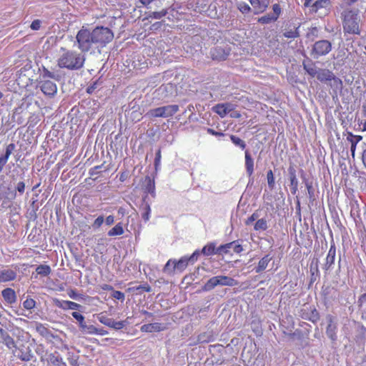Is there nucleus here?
<instances>
[{
    "label": "nucleus",
    "mask_w": 366,
    "mask_h": 366,
    "mask_svg": "<svg viewBox=\"0 0 366 366\" xmlns=\"http://www.w3.org/2000/svg\"><path fill=\"white\" fill-rule=\"evenodd\" d=\"M86 58L82 52L69 50L61 47L57 59V65L61 69L68 70H79L84 66Z\"/></svg>",
    "instance_id": "obj_1"
},
{
    "label": "nucleus",
    "mask_w": 366,
    "mask_h": 366,
    "mask_svg": "<svg viewBox=\"0 0 366 366\" xmlns=\"http://www.w3.org/2000/svg\"><path fill=\"white\" fill-rule=\"evenodd\" d=\"M76 39L78 44L77 47L82 53L94 54L97 52V46L92 30L83 27L77 32Z\"/></svg>",
    "instance_id": "obj_2"
},
{
    "label": "nucleus",
    "mask_w": 366,
    "mask_h": 366,
    "mask_svg": "<svg viewBox=\"0 0 366 366\" xmlns=\"http://www.w3.org/2000/svg\"><path fill=\"white\" fill-rule=\"evenodd\" d=\"M94 37L97 46V52L101 53L102 49L114 39L112 31L104 26H97L92 29Z\"/></svg>",
    "instance_id": "obj_3"
},
{
    "label": "nucleus",
    "mask_w": 366,
    "mask_h": 366,
    "mask_svg": "<svg viewBox=\"0 0 366 366\" xmlns=\"http://www.w3.org/2000/svg\"><path fill=\"white\" fill-rule=\"evenodd\" d=\"M360 16L353 10L344 11L343 29L344 31L349 34H360L359 28Z\"/></svg>",
    "instance_id": "obj_4"
},
{
    "label": "nucleus",
    "mask_w": 366,
    "mask_h": 366,
    "mask_svg": "<svg viewBox=\"0 0 366 366\" xmlns=\"http://www.w3.org/2000/svg\"><path fill=\"white\" fill-rule=\"evenodd\" d=\"M239 282L234 278L226 275H217L209 279L203 287L204 291H211L217 286L234 287Z\"/></svg>",
    "instance_id": "obj_5"
},
{
    "label": "nucleus",
    "mask_w": 366,
    "mask_h": 366,
    "mask_svg": "<svg viewBox=\"0 0 366 366\" xmlns=\"http://www.w3.org/2000/svg\"><path fill=\"white\" fill-rule=\"evenodd\" d=\"M179 111V106L176 104L167 105L150 109L147 115L151 117L167 118L172 117Z\"/></svg>",
    "instance_id": "obj_6"
},
{
    "label": "nucleus",
    "mask_w": 366,
    "mask_h": 366,
    "mask_svg": "<svg viewBox=\"0 0 366 366\" xmlns=\"http://www.w3.org/2000/svg\"><path fill=\"white\" fill-rule=\"evenodd\" d=\"M332 50V44L327 40H319L314 43L310 55L314 59L325 56Z\"/></svg>",
    "instance_id": "obj_7"
},
{
    "label": "nucleus",
    "mask_w": 366,
    "mask_h": 366,
    "mask_svg": "<svg viewBox=\"0 0 366 366\" xmlns=\"http://www.w3.org/2000/svg\"><path fill=\"white\" fill-rule=\"evenodd\" d=\"M15 351H14V355L24 362H29L31 361L34 356V354L31 351V349L24 344L19 345L14 347Z\"/></svg>",
    "instance_id": "obj_8"
},
{
    "label": "nucleus",
    "mask_w": 366,
    "mask_h": 366,
    "mask_svg": "<svg viewBox=\"0 0 366 366\" xmlns=\"http://www.w3.org/2000/svg\"><path fill=\"white\" fill-rule=\"evenodd\" d=\"M129 317H127L125 320L117 322L112 318L106 316L99 317V320L102 324L117 330L122 329L127 324H129Z\"/></svg>",
    "instance_id": "obj_9"
},
{
    "label": "nucleus",
    "mask_w": 366,
    "mask_h": 366,
    "mask_svg": "<svg viewBox=\"0 0 366 366\" xmlns=\"http://www.w3.org/2000/svg\"><path fill=\"white\" fill-rule=\"evenodd\" d=\"M39 87L41 92L49 97H54L57 92L56 84L50 80L41 81Z\"/></svg>",
    "instance_id": "obj_10"
},
{
    "label": "nucleus",
    "mask_w": 366,
    "mask_h": 366,
    "mask_svg": "<svg viewBox=\"0 0 366 366\" xmlns=\"http://www.w3.org/2000/svg\"><path fill=\"white\" fill-rule=\"evenodd\" d=\"M332 89V95L333 98L337 97L341 93L343 87L342 81L333 74L332 77L326 84Z\"/></svg>",
    "instance_id": "obj_11"
},
{
    "label": "nucleus",
    "mask_w": 366,
    "mask_h": 366,
    "mask_svg": "<svg viewBox=\"0 0 366 366\" xmlns=\"http://www.w3.org/2000/svg\"><path fill=\"white\" fill-rule=\"evenodd\" d=\"M17 272L16 269L8 267L0 269V283L13 281L16 278Z\"/></svg>",
    "instance_id": "obj_12"
},
{
    "label": "nucleus",
    "mask_w": 366,
    "mask_h": 366,
    "mask_svg": "<svg viewBox=\"0 0 366 366\" xmlns=\"http://www.w3.org/2000/svg\"><path fill=\"white\" fill-rule=\"evenodd\" d=\"M331 6L330 0H315L308 7L310 8L311 11L318 12L320 9H325V13L330 11Z\"/></svg>",
    "instance_id": "obj_13"
},
{
    "label": "nucleus",
    "mask_w": 366,
    "mask_h": 366,
    "mask_svg": "<svg viewBox=\"0 0 366 366\" xmlns=\"http://www.w3.org/2000/svg\"><path fill=\"white\" fill-rule=\"evenodd\" d=\"M54 305L64 310H77L81 307L79 304L69 300H61L55 299L54 300Z\"/></svg>",
    "instance_id": "obj_14"
},
{
    "label": "nucleus",
    "mask_w": 366,
    "mask_h": 366,
    "mask_svg": "<svg viewBox=\"0 0 366 366\" xmlns=\"http://www.w3.org/2000/svg\"><path fill=\"white\" fill-rule=\"evenodd\" d=\"M36 331L46 340L51 341L52 339H56L58 336L52 333V332L41 323H36Z\"/></svg>",
    "instance_id": "obj_15"
},
{
    "label": "nucleus",
    "mask_w": 366,
    "mask_h": 366,
    "mask_svg": "<svg viewBox=\"0 0 366 366\" xmlns=\"http://www.w3.org/2000/svg\"><path fill=\"white\" fill-rule=\"evenodd\" d=\"M16 145L11 143L6 147L5 152L0 155V173L3 172L4 167L6 164L10 155L14 151Z\"/></svg>",
    "instance_id": "obj_16"
},
{
    "label": "nucleus",
    "mask_w": 366,
    "mask_h": 366,
    "mask_svg": "<svg viewBox=\"0 0 366 366\" xmlns=\"http://www.w3.org/2000/svg\"><path fill=\"white\" fill-rule=\"evenodd\" d=\"M210 54L214 60L222 61L229 55V51H226L221 46H217L211 49Z\"/></svg>",
    "instance_id": "obj_17"
},
{
    "label": "nucleus",
    "mask_w": 366,
    "mask_h": 366,
    "mask_svg": "<svg viewBox=\"0 0 366 366\" xmlns=\"http://www.w3.org/2000/svg\"><path fill=\"white\" fill-rule=\"evenodd\" d=\"M0 339L1 342L5 345L7 348L13 349L16 347V343L13 337L2 327H0Z\"/></svg>",
    "instance_id": "obj_18"
},
{
    "label": "nucleus",
    "mask_w": 366,
    "mask_h": 366,
    "mask_svg": "<svg viewBox=\"0 0 366 366\" xmlns=\"http://www.w3.org/2000/svg\"><path fill=\"white\" fill-rule=\"evenodd\" d=\"M249 1L255 10V14L264 12L269 4V0H249Z\"/></svg>",
    "instance_id": "obj_19"
},
{
    "label": "nucleus",
    "mask_w": 366,
    "mask_h": 366,
    "mask_svg": "<svg viewBox=\"0 0 366 366\" xmlns=\"http://www.w3.org/2000/svg\"><path fill=\"white\" fill-rule=\"evenodd\" d=\"M335 255H336V247L335 244H332L330 245V249L328 251L327 257H326V262L324 266V269L325 270H330L332 268V266L335 263Z\"/></svg>",
    "instance_id": "obj_20"
},
{
    "label": "nucleus",
    "mask_w": 366,
    "mask_h": 366,
    "mask_svg": "<svg viewBox=\"0 0 366 366\" xmlns=\"http://www.w3.org/2000/svg\"><path fill=\"white\" fill-rule=\"evenodd\" d=\"M166 329V326L162 323L154 322L144 325L141 327V331L144 332H160Z\"/></svg>",
    "instance_id": "obj_21"
},
{
    "label": "nucleus",
    "mask_w": 366,
    "mask_h": 366,
    "mask_svg": "<svg viewBox=\"0 0 366 366\" xmlns=\"http://www.w3.org/2000/svg\"><path fill=\"white\" fill-rule=\"evenodd\" d=\"M347 140L350 143V152L352 157H355V149L357 144L362 139V137L360 135H355L352 132H348Z\"/></svg>",
    "instance_id": "obj_22"
},
{
    "label": "nucleus",
    "mask_w": 366,
    "mask_h": 366,
    "mask_svg": "<svg viewBox=\"0 0 366 366\" xmlns=\"http://www.w3.org/2000/svg\"><path fill=\"white\" fill-rule=\"evenodd\" d=\"M233 109L231 104H218L213 107V110L221 117H224L229 112Z\"/></svg>",
    "instance_id": "obj_23"
},
{
    "label": "nucleus",
    "mask_w": 366,
    "mask_h": 366,
    "mask_svg": "<svg viewBox=\"0 0 366 366\" xmlns=\"http://www.w3.org/2000/svg\"><path fill=\"white\" fill-rule=\"evenodd\" d=\"M2 297L9 304H13L16 301V295L15 291L11 288H6L1 292Z\"/></svg>",
    "instance_id": "obj_24"
},
{
    "label": "nucleus",
    "mask_w": 366,
    "mask_h": 366,
    "mask_svg": "<svg viewBox=\"0 0 366 366\" xmlns=\"http://www.w3.org/2000/svg\"><path fill=\"white\" fill-rule=\"evenodd\" d=\"M244 158H245V169H246L247 174L249 176H251L254 172V160L252 158V156L249 154L248 150H246L244 152Z\"/></svg>",
    "instance_id": "obj_25"
},
{
    "label": "nucleus",
    "mask_w": 366,
    "mask_h": 366,
    "mask_svg": "<svg viewBox=\"0 0 366 366\" xmlns=\"http://www.w3.org/2000/svg\"><path fill=\"white\" fill-rule=\"evenodd\" d=\"M334 73L327 69H320V71L317 74V79L325 84H327V81L332 77Z\"/></svg>",
    "instance_id": "obj_26"
},
{
    "label": "nucleus",
    "mask_w": 366,
    "mask_h": 366,
    "mask_svg": "<svg viewBox=\"0 0 366 366\" xmlns=\"http://www.w3.org/2000/svg\"><path fill=\"white\" fill-rule=\"evenodd\" d=\"M272 260V257L269 254L264 256L258 262L257 266L254 268L256 273H260L264 271L268 266L269 262Z\"/></svg>",
    "instance_id": "obj_27"
},
{
    "label": "nucleus",
    "mask_w": 366,
    "mask_h": 366,
    "mask_svg": "<svg viewBox=\"0 0 366 366\" xmlns=\"http://www.w3.org/2000/svg\"><path fill=\"white\" fill-rule=\"evenodd\" d=\"M173 268H176L179 271L184 270L187 266L190 264L189 260L188 259L187 256H184L181 257L178 261L174 260L172 262Z\"/></svg>",
    "instance_id": "obj_28"
},
{
    "label": "nucleus",
    "mask_w": 366,
    "mask_h": 366,
    "mask_svg": "<svg viewBox=\"0 0 366 366\" xmlns=\"http://www.w3.org/2000/svg\"><path fill=\"white\" fill-rule=\"evenodd\" d=\"M141 210H142V217L145 221H149L150 218V214H151V207L149 204L146 202V197L143 199V203L141 206Z\"/></svg>",
    "instance_id": "obj_29"
},
{
    "label": "nucleus",
    "mask_w": 366,
    "mask_h": 366,
    "mask_svg": "<svg viewBox=\"0 0 366 366\" xmlns=\"http://www.w3.org/2000/svg\"><path fill=\"white\" fill-rule=\"evenodd\" d=\"M290 180L291 184V192L293 194H295L297 191L298 181L296 177L295 170L293 169H289Z\"/></svg>",
    "instance_id": "obj_30"
},
{
    "label": "nucleus",
    "mask_w": 366,
    "mask_h": 366,
    "mask_svg": "<svg viewBox=\"0 0 366 366\" xmlns=\"http://www.w3.org/2000/svg\"><path fill=\"white\" fill-rule=\"evenodd\" d=\"M146 185H145V191L147 193L152 194L153 197H155V183L154 180L151 179L149 177H147L145 179Z\"/></svg>",
    "instance_id": "obj_31"
},
{
    "label": "nucleus",
    "mask_w": 366,
    "mask_h": 366,
    "mask_svg": "<svg viewBox=\"0 0 366 366\" xmlns=\"http://www.w3.org/2000/svg\"><path fill=\"white\" fill-rule=\"evenodd\" d=\"M49 360L54 366H66V364L63 361L59 355L50 354L49 355Z\"/></svg>",
    "instance_id": "obj_32"
},
{
    "label": "nucleus",
    "mask_w": 366,
    "mask_h": 366,
    "mask_svg": "<svg viewBox=\"0 0 366 366\" xmlns=\"http://www.w3.org/2000/svg\"><path fill=\"white\" fill-rule=\"evenodd\" d=\"M304 69L312 77L317 76L320 68L317 67L314 64H303Z\"/></svg>",
    "instance_id": "obj_33"
},
{
    "label": "nucleus",
    "mask_w": 366,
    "mask_h": 366,
    "mask_svg": "<svg viewBox=\"0 0 366 366\" xmlns=\"http://www.w3.org/2000/svg\"><path fill=\"white\" fill-rule=\"evenodd\" d=\"M358 305L362 312V317L366 320V293L362 295L358 300Z\"/></svg>",
    "instance_id": "obj_34"
},
{
    "label": "nucleus",
    "mask_w": 366,
    "mask_h": 366,
    "mask_svg": "<svg viewBox=\"0 0 366 366\" xmlns=\"http://www.w3.org/2000/svg\"><path fill=\"white\" fill-rule=\"evenodd\" d=\"M199 342H209L213 340V335L211 331L200 333L197 337Z\"/></svg>",
    "instance_id": "obj_35"
},
{
    "label": "nucleus",
    "mask_w": 366,
    "mask_h": 366,
    "mask_svg": "<svg viewBox=\"0 0 366 366\" xmlns=\"http://www.w3.org/2000/svg\"><path fill=\"white\" fill-rule=\"evenodd\" d=\"M267 228V221L264 218L257 220L254 226V229L257 232L265 231Z\"/></svg>",
    "instance_id": "obj_36"
},
{
    "label": "nucleus",
    "mask_w": 366,
    "mask_h": 366,
    "mask_svg": "<svg viewBox=\"0 0 366 366\" xmlns=\"http://www.w3.org/2000/svg\"><path fill=\"white\" fill-rule=\"evenodd\" d=\"M215 244L214 243H209L202 248L201 252L205 256H210L217 254Z\"/></svg>",
    "instance_id": "obj_37"
},
{
    "label": "nucleus",
    "mask_w": 366,
    "mask_h": 366,
    "mask_svg": "<svg viewBox=\"0 0 366 366\" xmlns=\"http://www.w3.org/2000/svg\"><path fill=\"white\" fill-rule=\"evenodd\" d=\"M124 233V229L121 223L117 224L108 232L110 237L122 235Z\"/></svg>",
    "instance_id": "obj_38"
},
{
    "label": "nucleus",
    "mask_w": 366,
    "mask_h": 366,
    "mask_svg": "<svg viewBox=\"0 0 366 366\" xmlns=\"http://www.w3.org/2000/svg\"><path fill=\"white\" fill-rule=\"evenodd\" d=\"M232 142L237 147L240 148L242 150H244L246 148V143L244 140L238 137L235 135H230L229 137Z\"/></svg>",
    "instance_id": "obj_39"
},
{
    "label": "nucleus",
    "mask_w": 366,
    "mask_h": 366,
    "mask_svg": "<svg viewBox=\"0 0 366 366\" xmlns=\"http://www.w3.org/2000/svg\"><path fill=\"white\" fill-rule=\"evenodd\" d=\"M277 17L274 16L272 14H267L265 16H263L258 19V22L262 24H268L272 22L276 21Z\"/></svg>",
    "instance_id": "obj_40"
},
{
    "label": "nucleus",
    "mask_w": 366,
    "mask_h": 366,
    "mask_svg": "<svg viewBox=\"0 0 366 366\" xmlns=\"http://www.w3.org/2000/svg\"><path fill=\"white\" fill-rule=\"evenodd\" d=\"M51 268L49 265L46 264H41L39 265L36 269V272L38 274L42 275V276H47L51 273Z\"/></svg>",
    "instance_id": "obj_41"
},
{
    "label": "nucleus",
    "mask_w": 366,
    "mask_h": 366,
    "mask_svg": "<svg viewBox=\"0 0 366 366\" xmlns=\"http://www.w3.org/2000/svg\"><path fill=\"white\" fill-rule=\"evenodd\" d=\"M81 331L84 333L89 335H95L97 332V327L92 325H86V322L81 327Z\"/></svg>",
    "instance_id": "obj_42"
},
{
    "label": "nucleus",
    "mask_w": 366,
    "mask_h": 366,
    "mask_svg": "<svg viewBox=\"0 0 366 366\" xmlns=\"http://www.w3.org/2000/svg\"><path fill=\"white\" fill-rule=\"evenodd\" d=\"M284 36L288 39H295L299 36L298 28L293 29L286 30L284 34Z\"/></svg>",
    "instance_id": "obj_43"
},
{
    "label": "nucleus",
    "mask_w": 366,
    "mask_h": 366,
    "mask_svg": "<svg viewBox=\"0 0 366 366\" xmlns=\"http://www.w3.org/2000/svg\"><path fill=\"white\" fill-rule=\"evenodd\" d=\"M167 9H162L159 11H153L149 14V18L154 19H160L162 17L165 16L167 15Z\"/></svg>",
    "instance_id": "obj_44"
},
{
    "label": "nucleus",
    "mask_w": 366,
    "mask_h": 366,
    "mask_svg": "<svg viewBox=\"0 0 366 366\" xmlns=\"http://www.w3.org/2000/svg\"><path fill=\"white\" fill-rule=\"evenodd\" d=\"M267 184H268L269 188L271 190L273 189L274 187V185H275V182H274V174L271 169H269L267 172Z\"/></svg>",
    "instance_id": "obj_45"
},
{
    "label": "nucleus",
    "mask_w": 366,
    "mask_h": 366,
    "mask_svg": "<svg viewBox=\"0 0 366 366\" xmlns=\"http://www.w3.org/2000/svg\"><path fill=\"white\" fill-rule=\"evenodd\" d=\"M330 324L328 325L327 327V330H326V332H327V335L332 339V340H335L336 336H335V326L334 325H332V318H330Z\"/></svg>",
    "instance_id": "obj_46"
},
{
    "label": "nucleus",
    "mask_w": 366,
    "mask_h": 366,
    "mask_svg": "<svg viewBox=\"0 0 366 366\" xmlns=\"http://www.w3.org/2000/svg\"><path fill=\"white\" fill-rule=\"evenodd\" d=\"M303 182L305 183V187L307 189L309 197L310 199L313 198L315 195V191L312 187V183L305 178H303Z\"/></svg>",
    "instance_id": "obj_47"
},
{
    "label": "nucleus",
    "mask_w": 366,
    "mask_h": 366,
    "mask_svg": "<svg viewBox=\"0 0 366 366\" xmlns=\"http://www.w3.org/2000/svg\"><path fill=\"white\" fill-rule=\"evenodd\" d=\"M232 244L233 243H227V244L219 246L218 248H217L216 253L219 254H222V253H224V254L228 253L229 249H230L232 247Z\"/></svg>",
    "instance_id": "obj_48"
},
{
    "label": "nucleus",
    "mask_w": 366,
    "mask_h": 366,
    "mask_svg": "<svg viewBox=\"0 0 366 366\" xmlns=\"http://www.w3.org/2000/svg\"><path fill=\"white\" fill-rule=\"evenodd\" d=\"M237 8L242 14H247L251 11L250 6L245 2L238 3Z\"/></svg>",
    "instance_id": "obj_49"
},
{
    "label": "nucleus",
    "mask_w": 366,
    "mask_h": 366,
    "mask_svg": "<svg viewBox=\"0 0 366 366\" xmlns=\"http://www.w3.org/2000/svg\"><path fill=\"white\" fill-rule=\"evenodd\" d=\"M23 306L26 310H31L35 307L36 302L31 298H27L24 301Z\"/></svg>",
    "instance_id": "obj_50"
},
{
    "label": "nucleus",
    "mask_w": 366,
    "mask_h": 366,
    "mask_svg": "<svg viewBox=\"0 0 366 366\" xmlns=\"http://www.w3.org/2000/svg\"><path fill=\"white\" fill-rule=\"evenodd\" d=\"M71 315L75 320H76L79 322V327L81 328L85 323L84 317L77 312H73L71 313Z\"/></svg>",
    "instance_id": "obj_51"
},
{
    "label": "nucleus",
    "mask_w": 366,
    "mask_h": 366,
    "mask_svg": "<svg viewBox=\"0 0 366 366\" xmlns=\"http://www.w3.org/2000/svg\"><path fill=\"white\" fill-rule=\"evenodd\" d=\"M173 261L174 260H172V259H169L167 262V264L164 265V269H163L164 272L171 274L174 272V270L176 268H173V264H172Z\"/></svg>",
    "instance_id": "obj_52"
},
{
    "label": "nucleus",
    "mask_w": 366,
    "mask_h": 366,
    "mask_svg": "<svg viewBox=\"0 0 366 366\" xmlns=\"http://www.w3.org/2000/svg\"><path fill=\"white\" fill-rule=\"evenodd\" d=\"M139 290H143L144 291L149 292L151 291V287L149 285L145 284L143 285H139L138 287H129L128 289L129 291H137Z\"/></svg>",
    "instance_id": "obj_53"
},
{
    "label": "nucleus",
    "mask_w": 366,
    "mask_h": 366,
    "mask_svg": "<svg viewBox=\"0 0 366 366\" xmlns=\"http://www.w3.org/2000/svg\"><path fill=\"white\" fill-rule=\"evenodd\" d=\"M231 243H233V244L230 249H232L235 253L239 254L243 251V247L240 244H239L238 240L232 242Z\"/></svg>",
    "instance_id": "obj_54"
},
{
    "label": "nucleus",
    "mask_w": 366,
    "mask_h": 366,
    "mask_svg": "<svg viewBox=\"0 0 366 366\" xmlns=\"http://www.w3.org/2000/svg\"><path fill=\"white\" fill-rule=\"evenodd\" d=\"M112 297H114L117 300H121L122 302H123L125 299L124 294L121 291L113 290V293H112Z\"/></svg>",
    "instance_id": "obj_55"
},
{
    "label": "nucleus",
    "mask_w": 366,
    "mask_h": 366,
    "mask_svg": "<svg viewBox=\"0 0 366 366\" xmlns=\"http://www.w3.org/2000/svg\"><path fill=\"white\" fill-rule=\"evenodd\" d=\"M104 222V217L103 216H99L92 224V227L94 229H98L99 228Z\"/></svg>",
    "instance_id": "obj_56"
},
{
    "label": "nucleus",
    "mask_w": 366,
    "mask_h": 366,
    "mask_svg": "<svg viewBox=\"0 0 366 366\" xmlns=\"http://www.w3.org/2000/svg\"><path fill=\"white\" fill-rule=\"evenodd\" d=\"M272 10H273V14H272L274 17L276 16L277 17V19L279 18L280 14H281V11H282V9L280 6V4H274L273 6H272Z\"/></svg>",
    "instance_id": "obj_57"
},
{
    "label": "nucleus",
    "mask_w": 366,
    "mask_h": 366,
    "mask_svg": "<svg viewBox=\"0 0 366 366\" xmlns=\"http://www.w3.org/2000/svg\"><path fill=\"white\" fill-rule=\"evenodd\" d=\"M200 252L199 250H195L192 255L188 257V259L190 262V264H194L198 259L199 256Z\"/></svg>",
    "instance_id": "obj_58"
},
{
    "label": "nucleus",
    "mask_w": 366,
    "mask_h": 366,
    "mask_svg": "<svg viewBox=\"0 0 366 366\" xmlns=\"http://www.w3.org/2000/svg\"><path fill=\"white\" fill-rule=\"evenodd\" d=\"M41 21L39 19L34 20L31 24V29L34 31H37L40 29Z\"/></svg>",
    "instance_id": "obj_59"
},
{
    "label": "nucleus",
    "mask_w": 366,
    "mask_h": 366,
    "mask_svg": "<svg viewBox=\"0 0 366 366\" xmlns=\"http://www.w3.org/2000/svg\"><path fill=\"white\" fill-rule=\"evenodd\" d=\"M43 76L49 77L51 79H54L56 80L58 79V76L54 72H51V71H49L48 69L44 70Z\"/></svg>",
    "instance_id": "obj_60"
},
{
    "label": "nucleus",
    "mask_w": 366,
    "mask_h": 366,
    "mask_svg": "<svg viewBox=\"0 0 366 366\" xmlns=\"http://www.w3.org/2000/svg\"><path fill=\"white\" fill-rule=\"evenodd\" d=\"M16 190L20 194H22L25 190V183L24 182H19L17 183L16 187Z\"/></svg>",
    "instance_id": "obj_61"
},
{
    "label": "nucleus",
    "mask_w": 366,
    "mask_h": 366,
    "mask_svg": "<svg viewBox=\"0 0 366 366\" xmlns=\"http://www.w3.org/2000/svg\"><path fill=\"white\" fill-rule=\"evenodd\" d=\"M68 295L70 298L74 300H78L79 294L74 290H71L68 292Z\"/></svg>",
    "instance_id": "obj_62"
},
{
    "label": "nucleus",
    "mask_w": 366,
    "mask_h": 366,
    "mask_svg": "<svg viewBox=\"0 0 366 366\" xmlns=\"http://www.w3.org/2000/svg\"><path fill=\"white\" fill-rule=\"evenodd\" d=\"M257 218V214L254 213L252 214L246 221V224L249 225L254 221H255Z\"/></svg>",
    "instance_id": "obj_63"
},
{
    "label": "nucleus",
    "mask_w": 366,
    "mask_h": 366,
    "mask_svg": "<svg viewBox=\"0 0 366 366\" xmlns=\"http://www.w3.org/2000/svg\"><path fill=\"white\" fill-rule=\"evenodd\" d=\"M105 222L107 225H111L114 222V217L113 215H109L105 219Z\"/></svg>",
    "instance_id": "obj_64"
}]
</instances>
